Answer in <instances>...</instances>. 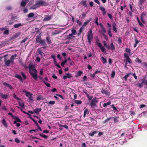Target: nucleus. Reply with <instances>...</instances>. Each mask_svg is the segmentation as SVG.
<instances>
[{"instance_id": "obj_1", "label": "nucleus", "mask_w": 147, "mask_h": 147, "mask_svg": "<svg viewBox=\"0 0 147 147\" xmlns=\"http://www.w3.org/2000/svg\"><path fill=\"white\" fill-rule=\"evenodd\" d=\"M28 71L30 74L32 76L33 79L36 80L38 77L37 75V71L35 68L34 65L29 64L28 67Z\"/></svg>"}, {"instance_id": "obj_2", "label": "nucleus", "mask_w": 147, "mask_h": 147, "mask_svg": "<svg viewBox=\"0 0 147 147\" xmlns=\"http://www.w3.org/2000/svg\"><path fill=\"white\" fill-rule=\"evenodd\" d=\"M87 34L88 42L89 45H91V40L93 38L92 30H90L88 32Z\"/></svg>"}, {"instance_id": "obj_3", "label": "nucleus", "mask_w": 147, "mask_h": 147, "mask_svg": "<svg viewBox=\"0 0 147 147\" xmlns=\"http://www.w3.org/2000/svg\"><path fill=\"white\" fill-rule=\"evenodd\" d=\"M96 43L102 52H106V49L99 42V40L98 38L96 40Z\"/></svg>"}, {"instance_id": "obj_4", "label": "nucleus", "mask_w": 147, "mask_h": 147, "mask_svg": "<svg viewBox=\"0 0 147 147\" xmlns=\"http://www.w3.org/2000/svg\"><path fill=\"white\" fill-rule=\"evenodd\" d=\"M98 101L97 100V98L96 97L94 98L92 100L91 103L90 104V105L92 108H94L95 106H96V104Z\"/></svg>"}, {"instance_id": "obj_5", "label": "nucleus", "mask_w": 147, "mask_h": 147, "mask_svg": "<svg viewBox=\"0 0 147 147\" xmlns=\"http://www.w3.org/2000/svg\"><path fill=\"white\" fill-rule=\"evenodd\" d=\"M101 92L102 94H105L108 96H109L110 94L109 90L107 88L102 89L101 91Z\"/></svg>"}, {"instance_id": "obj_6", "label": "nucleus", "mask_w": 147, "mask_h": 147, "mask_svg": "<svg viewBox=\"0 0 147 147\" xmlns=\"http://www.w3.org/2000/svg\"><path fill=\"white\" fill-rule=\"evenodd\" d=\"M37 2L39 7L40 6H45L48 5V3L43 1L40 0L38 1Z\"/></svg>"}, {"instance_id": "obj_7", "label": "nucleus", "mask_w": 147, "mask_h": 147, "mask_svg": "<svg viewBox=\"0 0 147 147\" xmlns=\"http://www.w3.org/2000/svg\"><path fill=\"white\" fill-rule=\"evenodd\" d=\"M73 76L71 74L67 73L63 77V78L64 80H66L67 78L70 79Z\"/></svg>"}, {"instance_id": "obj_8", "label": "nucleus", "mask_w": 147, "mask_h": 147, "mask_svg": "<svg viewBox=\"0 0 147 147\" xmlns=\"http://www.w3.org/2000/svg\"><path fill=\"white\" fill-rule=\"evenodd\" d=\"M52 15L49 16L48 15H46L45 16V18L43 20L44 21H48L50 20L52 17Z\"/></svg>"}, {"instance_id": "obj_9", "label": "nucleus", "mask_w": 147, "mask_h": 147, "mask_svg": "<svg viewBox=\"0 0 147 147\" xmlns=\"http://www.w3.org/2000/svg\"><path fill=\"white\" fill-rule=\"evenodd\" d=\"M29 0H22L21 3V6L23 7H25Z\"/></svg>"}, {"instance_id": "obj_10", "label": "nucleus", "mask_w": 147, "mask_h": 147, "mask_svg": "<svg viewBox=\"0 0 147 147\" xmlns=\"http://www.w3.org/2000/svg\"><path fill=\"white\" fill-rule=\"evenodd\" d=\"M39 7L38 2H37L35 4L30 8V9H35Z\"/></svg>"}, {"instance_id": "obj_11", "label": "nucleus", "mask_w": 147, "mask_h": 147, "mask_svg": "<svg viewBox=\"0 0 147 147\" xmlns=\"http://www.w3.org/2000/svg\"><path fill=\"white\" fill-rule=\"evenodd\" d=\"M5 65L6 66H9L10 65V64L11 63L12 64V61L10 59L8 60L7 61H5Z\"/></svg>"}, {"instance_id": "obj_12", "label": "nucleus", "mask_w": 147, "mask_h": 147, "mask_svg": "<svg viewBox=\"0 0 147 147\" xmlns=\"http://www.w3.org/2000/svg\"><path fill=\"white\" fill-rule=\"evenodd\" d=\"M17 55L16 53L12 55L10 57V60L12 61V64L14 63V60L16 57H17Z\"/></svg>"}, {"instance_id": "obj_13", "label": "nucleus", "mask_w": 147, "mask_h": 147, "mask_svg": "<svg viewBox=\"0 0 147 147\" xmlns=\"http://www.w3.org/2000/svg\"><path fill=\"white\" fill-rule=\"evenodd\" d=\"M100 9L102 12V14L103 15H105L106 13V11L105 8L101 6H99Z\"/></svg>"}, {"instance_id": "obj_14", "label": "nucleus", "mask_w": 147, "mask_h": 147, "mask_svg": "<svg viewBox=\"0 0 147 147\" xmlns=\"http://www.w3.org/2000/svg\"><path fill=\"white\" fill-rule=\"evenodd\" d=\"M0 96L4 99H7L9 97V94H6L5 95L3 93H0Z\"/></svg>"}, {"instance_id": "obj_15", "label": "nucleus", "mask_w": 147, "mask_h": 147, "mask_svg": "<svg viewBox=\"0 0 147 147\" xmlns=\"http://www.w3.org/2000/svg\"><path fill=\"white\" fill-rule=\"evenodd\" d=\"M42 109L41 108H36L34 109L33 111L34 112L36 113L37 115L39 114V113L41 111Z\"/></svg>"}, {"instance_id": "obj_16", "label": "nucleus", "mask_w": 147, "mask_h": 147, "mask_svg": "<svg viewBox=\"0 0 147 147\" xmlns=\"http://www.w3.org/2000/svg\"><path fill=\"white\" fill-rule=\"evenodd\" d=\"M15 77L19 79L22 82H23V79L22 77L20 75L16 74L15 75Z\"/></svg>"}, {"instance_id": "obj_17", "label": "nucleus", "mask_w": 147, "mask_h": 147, "mask_svg": "<svg viewBox=\"0 0 147 147\" xmlns=\"http://www.w3.org/2000/svg\"><path fill=\"white\" fill-rule=\"evenodd\" d=\"M110 49L113 51L115 49V47L114 46L113 43L112 42H111Z\"/></svg>"}, {"instance_id": "obj_18", "label": "nucleus", "mask_w": 147, "mask_h": 147, "mask_svg": "<svg viewBox=\"0 0 147 147\" xmlns=\"http://www.w3.org/2000/svg\"><path fill=\"white\" fill-rule=\"evenodd\" d=\"M37 52L42 57H43L44 54L42 52V50L40 49H38L37 51Z\"/></svg>"}, {"instance_id": "obj_19", "label": "nucleus", "mask_w": 147, "mask_h": 147, "mask_svg": "<svg viewBox=\"0 0 147 147\" xmlns=\"http://www.w3.org/2000/svg\"><path fill=\"white\" fill-rule=\"evenodd\" d=\"M135 61L136 62L138 63H140L141 64H142V60L139 59L138 57H137L135 59Z\"/></svg>"}, {"instance_id": "obj_20", "label": "nucleus", "mask_w": 147, "mask_h": 147, "mask_svg": "<svg viewBox=\"0 0 147 147\" xmlns=\"http://www.w3.org/2000/svg\"><path fill=\"white\" fill-rule=\"evenodd\" d=\"M3 84L4 86H7L11 90H12L13 88L12 86L11 85L9 84H8L7 83L4 82L3 83Z\"/></svg>"}, {"instance_id": "obj_21", "label": "nucleus", "mask_w": 147, "mask_h": 147, "mask_svg": "<svg viewBox=\"0 0 147 147\" xmlns=\"http://www.w3.org/2000/svg\"><path fill=\"white\" fill-rule=\"evenodd\" d=\"M116 24L114 22L112 25V27L113 28V31L117 32V28L116 27Z\"/></svg>"}, {"instance_id": "obj_22", "label": "nucleus", "mask_w": 147, "mask_h": 147, "mask_svg": "<svg viewBox=\"0 0 147 147\" xmlns=\"http://www.w3.org/2000/svg\"><path fill=\"white\" fill-rule=\"evenodd\" d=\"M132 75V73L131 72H130L128 73L123 78L124 80L125 81H126L127 80V78L130 75Z\"/></svg>"}, {"instance_id": "obj_23", "label": "nucleus", "mask_w": 147, "mask_h": 147, "mask_svg": "<svg viewBox=\"0 0 147 147\" xmlns=\"http://www.w3.org/2000/svg\"><path fill=\"white\" fill-rule=\"evenodd\" d=\"M24 93H25L26 96L27 97H29V96H32V94L30 93V92H28L27 90H25L24 91Z\"/></svg>"}, {"instance_id": "obj_24", "label": "nucleus", "mask_w": 147, "mask_h": 147, "mask_svg": "<svg viewBox=\"0 0 147 147\" xmlns=\"http://www.w3.org/2000/svg\"><path fill=\"white\" fill-rule=\"evenodd\" d=\"M103 43L104 44V46L105 47L107 48L108 50H110V46L109 45H108L106 42L105 41H103Z\"/></svg>"}, {"instance_id": "obj_25", "label": "nucleus", "mask_w": 147, "mask_h": 147, "mask_svg": "<svg viewBox=\"0 0 147 147\" xmlns=\"http://www.w3.org/2000/svg\"><path fill=\"white\" fill-rule=\"evenodd\" d=\"M112 119V117H109L108 118H107L104 121L102 122V123L103 124L105 123H107L109 121H110L111 119Z\"/></svg>"}, {"instance_id": "obj_26", "label": "nucleus", "mask_w": 147, "mask_h": 147, "mask_svg": "<svg viewBox=\"0 0 147 147\" xmlns=\"http://www.w3.org/2000/svg\"><path fill=\"white\" fill-rule=\"evenodd\" d=\"M89 111L88 109H86L84 111V114L83 115V117H85L86 116V114L88 115L89 114Z\"/></svg>"}, {"instance_id": "obj_27", "label": "nucleus", "mask_w": 147, "mask_h": 147, "mask_svg": "<svg viewBox=\"0 0 147 147\" xmlns=\"http://www.w3.org/2000/svg\"><path fill=\"white\" fill-rule=\"evenodd\" d=\"M73 35L71 34L69 35L65 36V37L66 39H70L72 37H74V36H73Z\"/></svg>"}, {"instance_id": "obj_28", "label": "nucleus", "mask_w": 147, "mask_h": 147, "mask_svg": "<svg viewBox=\"0 0 147 147\" xmlns=\"http://www.w3.org/2000/svg\"><path fill=\"white\" fill-rule=\"evenodd\" d=\"M81 3V5L83 6H84L86 7H87V4L86 3V1H82Z\"/></svg>"}, {"instance_id": "obj_29", "label": "nucleus", "mask_w": 147, "mask_h": 147, "mask_svg": "<svg viewBox=\"0 0 147 147\" xmlns=\"http://www.w3.org/2000/svg\"><path fill=\"white\" fill-rule=\"evenodd\" d=\"M111 101H109L108 102L106 103H104L103 105L104 107H107V106L110 105L111 104Z\"/></svg>"}, {"instance_id": "obj_30", "label": "nucleus", "mask_w": 147, "mask_h": 147, "mask_svg": "<svg viewBox=\"0 0 147 147\" xmlns=\"http://www.w3.org/2000/svg\"><path fill=\"white\" fill-rule=\"evenodd\" d=\"M23 25L21 23H18L14 24V27L15 28H17L20 26H23Z\"/></svg>"}, {"instance_id": "obj_31", "label": "nucleus", "mask_w": 147, "mask_h": 147, "mask_svg": "<svg viewBox=\"0 0 147 147\" xmlns=\"http://www.w3.org/2000/svg\"><path fill=\"white\" fill-rule=\"evenodd\" d=\"M9 42V41H3L1 42V43L0 44V46H5L6 44L8 42Z\"/></svg>"}, {"instance_id": "obj_32", "label": "nucleus", "mask_w": 147, "mask_h": 147, "mask_svg": "<svg viewBox=\"0 0 147 147\" xmlns=\"http://www.w3.org/2000/svg\"><path fill=\"white\" fill-rule=\"evenodd\" d=\"M2 123L6 127H7V126L6 123V122L4 119H3L2 121Z\"/></svg>"}, {"instance_id": "obj_33", "label": "nucleus", "mask_w": 147, "mask_h": 147, "mask_svg": "<svg viewBox=\"0 0 147 147\" xmlns=\"http://www.w3.org/2000/svg\"><path fill=\"white\" fill-rule=\"evenodd\" d=\"M112 118H113V119L114 123H116L117 122H119V120L118 118V117H112Z\"/></svg>"}, {"instance_id": "obj_34", "label": "nucleus", "mask_w": 147, "mask_h": 147, "mask_svg": "<svg viewBox=\"0 0 147 147\" xmlns=\"http://www.w3.org/2000/svg\"><path fill=\"white\" fill-rule=\"evenodd\" d=\"M100 71H96L94 74L90 75V76L91 77L94 78L95 77V74H96L98 73H100Z\"/></svg>"}, {"instance_id": "obj_35", "label": "nucleus", "mask_w": 147, "mask_h": 147, "mask_svg": "<svg viewBox=\"0 0 147 147\" xmlns=\"http://www.w3.org/2000/svg\"><path fill=\"white\" fill-rule=\"evenodd\" d=\"M44 98L43 97L41 96H38L37 97V100H44Z\"/></svg>"}, {"instance_id": "obj_36", "label": "nucleus", "mask_w": 147, "mask_h": 147, "mask_svg": "<svg viewBox=\"0 0 147 147\" xmlns=\"http://www.w3.org/2000/svg\"><path fill=\"white\" fill-rule=\"evenodd\" d=\"M98 132L97 131H94L93 132H91L89 134V135L91 136L92 137L94 136V134H96Z\"/></svg>"}, {"instance_id": "obj_37", "label": "nucleus", "mask_w": 147, "mask_h": 147, "mask_svg": "<svg viewBox=\"0 0 147 147\" xmlns=\"http://www.w3.org/2000/svg\"><path fill=\"white\" fill-rule=\"evenodd\" d=\"M41 38L39 37H38V36H37V38L36 39V43H38V42L40 43V42L41 41Z\"/></svg>"}, {"instance_id": "obj_38", "label": "nucleus", "mask_w": 147, "mask_h": 147, "mask_svg": "<svg viewBox=\"0 0 147 147\" xmlns=\"http://www.w3.org/2000/svg\"><path fill=\"white\" fill-rule=\"evenodd\" d=\"M74 102H75V103L78 105H80L82 104V101L81 100H75Z\"/></svg>"}, {"instance_id": "obj_39", "label": "nucleus", "mask_w": 147, "mask_h": 147, "mask_svg": "<svg viewBox=\"0 0 147 147\" xmlns=\"http://www.w3.org/2000/svg\"><path fill=\"white\" fill-rule=\"evenodd\" d=\"M101 59L102 60V61L103 64L106 63L107 62V61L106 59L105 58L103 57H101Z\"/></svg>"}, {"instance_id": "obj_40", "label": "nucleus", "mask_w": 147, "mask_h": 147, "mask_svg": "<svg viewBox=\"0 0 147 147\" xmlns=\"http://www.w3.org/2000/svg\"><path fill=\"white\" fill-rule=\"evenodd\" d=\"M19 105L23 108H24V104L23 102H19L18 103Z\"/></svg>"}, {"instance_id": "obj_41", "label": "nucleus", "mask_w": 147, "mask_h": 147, "mask_svg": "<svg viewBox=\"0 0 147 147\" xmlns=\"http://www.w3.org/2000/svg\"><path fill=\"white\" fill-rule=\"evenodd\" d=\"M43 82L45 84V85L48 87H51V85L50 84L46 82L45 81V80H43Z\"/></svg>"}, {"instance_id": "obj_42", "label": "nucleus", "mask_w": 147, "mask_h": 147, "mask_svg": "<svg viewBox=\"0 0 147 147\" xmlns=\"http://www.w3.org/2000/svg\"><path fill=\"white\" fill-rule=\"evenodd\" d=\"M40 43L41 44L42 46L45 45H46L45 40H41Z\"/></svg>"}, {"instance_id": "obj_43", "label": "nucleus", "mask_w": 147, "mask_h": 147, "mask_svg": "<svg viewBox=\"0 0 147 147\" xmlns=\"http://www.w3.org/2000/svg\"><path fill=\"white\" fill-rule=\"evenodd\" d=\"M46 40L48 44H50L51 43V41L50 40V38L47 37Z\"/></svg>"}, {"instance_id": "obj_44", "label": "nucleus", "mask_w": 147, "mask_h": 147, "mask_svg": "<svg viewBox=\"0 0 147 147\" xmlns=\"http://www.w3.org/2000/svg\"><path fill=\"white\" fill-rule=\"evenodd\" d=\"M21 74L22 76L23 77L24 79V80H26V77L24 73L23 72H21Z\"/></svg>"}, {"instance_id": "obj_45", "label": "nucleus", "mask_w": 147, "mask_h": 147, "mask_svg": "<svg viewBox=\"0 0 147 147\" xmlns=\"http://www.w3.org/2000/svg\"><path fill=\"white\" fill-rule=\"evenodd\" d=\"M111 107L113 108V110L115 112L118 111V110H117V108L114 105H112Z\"/></svg>"}, {"instance_id": "obj_46", "label": "nucleus", "mask_w": 147, "mask_h": 147, "mask_svg": "<svg viewBox=\"0 0 147 147\" xmlns=\"http://www.w3.org/2000/svg\"><path fill=\"white\" fill-rule=\"evenodd\" d=\"M146 1V0H140L139 3V5H142Z\"/></svg>"}, {"instance_id": "obj_47", "label": "nucleus", "mask_w": 147, "mask_h": 147, "mask_svg": "<svg viewBox=\"0 0 147 147\" xmlns=\"http://www.w3.org/2000/svg\"><path fill=\"white\" fill-rule=\"evenodd\" d=\"M108 34H109V36L110 37H112V34L111 33V29H109L108 30Z\"/></svg>"}, {"instance_id": "obj_48", "label": "nucleus", "mask_w": 147, "mask_h": 147, "mask_svg": "<svg viewBox=\"0 0 147 147\" xmlns=\"http://www.w3.org/2000/svg\"><path fill=\"white\" fill-rule=\"evenodd\" d=\"M83 92H84L86 95V96L89 94V92L86 90V89H83L82 90Z\"/></svg>"}, {"instance_id": "obj_49", "label": "nucleus", "mask_w": 147, "mask_h": 147, "mask_svg": "<svg viewBox=\"0 0 147 147\" xmlns=\"http://www.w3.org/2000/svg\"><path fill=\"white\" fill-rule=\"evenodd\" d=\"M125 62H127V63L130 64L132 63V61L130 58H129L128 59H126V61Z\"/></svg>"}, {"instance_id": "obj_50", "label": "nucleus", "mask_w": 147, "mask_h": 147, "mask_svg": "<svg viewBox=\"0 0 147 147\" xmlns=\"http://www.w3.org/2000/svg\"><path fill=\"white\" fill-rule=\"evenodd\" d=\"M124 57L126 59H128L130 58L128 54L126 53H125L124 54Z\"/></svg>"}, {"instance_id": "obj_51", "label": "nucleus", "mask_w": 147, "mask_h": 147, "mask_svg": "<svg viewBox=\"0 0 147 147\" xmlns=\"http://www.w3.org/2000/svg\"><path fill=\"white\" fill-rule=\"evenodd\" d=\"M101 28V33H102H102H105L106 32V29H105V28L104 27H103V28Z\"/></svg>"}, {"instance_id": "obj_52", "label": "nucleus", "mask_w": 147, "mask_h": 147, "mask_svg": "<svg viewBox=\"0 0 147 147\" xmlns=\"http://www.w3.org/2000/svg\"><path fill=\"white\" fill-rule=\"evenodd\" d=\"M14 22V21H11V20H9L7 22V23L9 25H12Z\"/></svg>"}, {"instance_id": "obj_53", "label": "nucleus", "mask_w": 147, "mask_h": 147, "mask_svg": "<svg viewBox=\"0 0 147 147\" xmlns=\"http://www.w3.org/2000/svg\"><path fill=\"white\" fill-rule=\"evenodd\" d=\"M121 38V37H119L118 38L117 42L119 44H121L122 42Z\"/></svg>"}, {"instance_id": "obj_54", "label": "nucleus", "mask_w": 147, "mask_h": 147, "mask_svg": "<svg viewBox=\"0 0 147 147\" xmlns=\"http://www.w3.org/2000/svg\"><path fill=\"white\" fill-rule=\"evenodd\" d=\"M34 16V14L33 13H30L28 15V17L29 18H32Z\"/></svg>"}, {"instance_id": "obj_55", "label": "nucleus", "mask_w": 147, "mask_h": 147, "mask_svg": "<svg viewBox=\"0 0 147 147\" xmlns=\"http://www.w3.org/2000/svg\"><path fill=\"white\" fill-rule=\"evenodd\" d=\"M67 59L68 61H69V63L70 65H72L73 62L71 60V58L70 57H69L67 58Z\"/></svg>"}, {"instance_id": "obj_56", "label": "nucleus", "mask_w": 147, "mask_h": 147, "mask_svg": "<svg viewBox=\"0 0 147 147\" xmlns=\"http://www.w3.org/2000/svg\"><path fill=\"white\" fill-rule=\"evenodd\" d=\"M146 15V13H142L141 14V16H140V19H142V18H144V17Z\"/></svg>"}, {"instance_id": "obj_57", "label": "nucleus", "mask_w": 147, "mask_h": 147, "mask_svg": "<svg viewBox=\"0 0 147 147\" xmlns=\"http://www.w3.org/2000/svg\"><path fill=\"white\" fill-rule=\"evenodd\" d=\"M125 52L127 53H130L131 52V50L130 49L128 48H126L125 49Z\"/></svg>"}, {"instance_id": "obj_58", "label": "nucleus", "mask_w": 147, "mask_h": 147, "mask_svg": "<svg viewBox=\"0 0 147 147\" xmlns=\"http://www.w3.org/2000/svg\"><path fill=\"white\" fill-rule=\"evenodd\" d=\"M83 72L80 71H79L77 73V75H78V76H80L82 74Z\"/></svg>"}, {"instance_id": "obj_59", "label": "nucleus", "mask_w": 147, "mask_h": 147, "mask_svg": "<svg viewBox=\"0 0 147 147\" xmlns=\"http://www.w3.org/2000/svg\"><path fill=\"white\" fill-rule=\"evenodd\" d=\"M13 97L14 98L16 99V100H20V98H19L15 94H13Z\"/></svg>"}, {"instance_id": "obj_60", "label": "nucleus", "mask_w": 147, "mask_h": 147, "mask_svg": "<svg viewBox=\"0 0 147 147\" xmlns=\"http://www.w3.org/2000/svg\"><path fill=\"white\" fill-rule=\"evenodd\" d=\"M12 9V7L11 6H7L6 7V9L7 10H11Z\"/></svg>"}, {"instance_id": "obj_61", "label": "nucleus", "mask_w": 147, "mask_h": 147, "mask_svg": "<svg viewBox=\"0 0 147 147\" xmlns=\"http://www.w3.org/2000/svg\"><path fill=\"white\" fill-rule=\"evenodd\" d=\"M87 80H88V79L87 76H84L82 78V81L83 82H85Z\"/></svg>"}, {"instance_id": "obj_62", "label": "nucleus", "mask_w": 147, "mask_h": 147, "mask_svg": "<svg viewBox=\"0 0 147 147\" xmlns=\"http://www.w3.org/2000/svg\"><path fill=\"white\" fill-rule=\"evenodd\" d=\"M142 65L143 67H145V68L146 69L147 68V63L146 62H143L142 63Z\"/></svg>"}, {"instance_id": "obj_63", "label": "nucleus", "mask_w": 147, "mask_h": 147, "mask_svg": "<svg viewBox=\"0 0 147 147\" xmlns=\"http://www.w3.org/2000/svg\"><path fill=\"white\" fill-rule=\"evenodd\" d=\"M71 34L74 35L76 32V30L74 29H72L71 30Z\"/></svg>"}, {"instance_id": "obj_64", "label": "nucleus", "mask_w": 147, "mask_h": 147, "mask_svg": "<svg viewBox=\"0 0 147 147\" xmlns=\"http://www.w3.org/2000/svg\"><path fill=\"white\" fill-rule=\"evenodd\" d=\"M40 136H41V137H43V138H45V139H46L48 137V136L45 135V134H40Z\"/></svg>"}]
</instances>
